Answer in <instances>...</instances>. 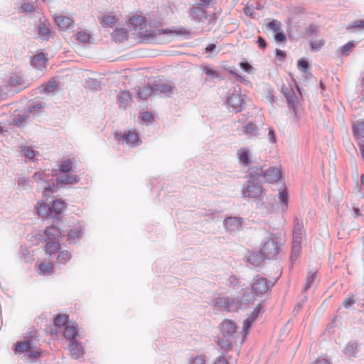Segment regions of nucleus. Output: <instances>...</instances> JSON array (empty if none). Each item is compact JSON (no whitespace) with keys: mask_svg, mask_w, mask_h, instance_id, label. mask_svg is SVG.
I'll use <instances>...</instances> for the list:
<instances>
[{"mask_svg":"<svg viewBox=\"0 0 364 364\" xmlns=\"http://www.w3.org/2000/svg\"><path fill=\"white\" fill-rule=\"evenodd\" d=\"M205 355H200L195 358H193L190 361L189 364H205Z\"/></svg>","mask_w":364,"mask_h":364,"instance_id":"60","label":"nucleus"},{"mask_svg":"<svg viewBox=\"0 0 364 364\" xmlns=\"http://www.w3.org/2000/svg\"><path fill=\"white\" fill-rule=\"evenodd\" d=\"M32 337L33 336L31 335L29 338H26L25 341L18 342L14 349L15 353H26L28 356L31 359L38 358L41 353L38 349H33V341L31 339Z\"/></svg>","mask_w":364,"mask_h":364,"instance_id":"9","label":"nucleus"},{"mask_svg":"<svg viewBox=\"0 0 364 364\" xmlns=\"http://www.w3.org/2000/svg\"><path fill=\"white\" fill-rule=\"evenodd\" d=\"M28 120L29 115L28 114H22L15 116L13 122L17 127H22L27 124Z\"/></svg>","mask_w":364,"mask_h":364,"instance_id":"36","label":"nucleus"},{"mask_svg":"<svg viewBox=\"0 0 364 364\" xmlns=\"http://www.w3.org/2000/svg\"><path fill=\"white\" fill-rule=\"evenodd\" d=\"M69 350L70 356L73 359H79L83 357L85 354V349L81 343L78 342V340L70 343Z\"/></svg>","mask_w":364,"mask_h":364,"instance_id":"16","label":"nucleus"},{"mask_svg":"<svg viewBox=\"0 0 364 364\" xmlns=\"http://www.w3.org/2000/svg\"><path fill=\"white\" fill-rule=\"evenodd\" d=\"M303 223L299 218L294 220V226L293 229V240L294 242L301 243L303 237Z\"/></svg>","mask_w":364,"mask_h":364,"instance_id":"17","label":"nucleus"},{"mask_svg":"<svg viewBox=\"0 0 364 364\" xmlns=\"http://www.w3.org/2000/svg\"><path fill=\"white\" fill-rule=\"evenodd\" d=\"M213 0H198V3L192 4V6H200L206 9H210L213 7Z\"/></svg>","mask_w":364,"mask_h":364,"instance_id":"55","label":"nucleus"},{"mask_svg":"<svg viewBox=\"0 0 364 364\" xmlns=\"http://www.w3.org/2000/svg\"><path fill=\"white\" fill-rule=\"evenodd\" d=\"M277 239L274 234L269 233L268 236L262 241L259 252L267 259H274L279 254V245Z\"/></svg>","mask_w":364,"mask_h":364,"instance_id":"6","label":"nucleus"},{"mask_svg":"<svg viewBox=\"0 0 364 364\" xmlns=\"http://www.w3.org/2000/svg\"><path fill=\"white\" fill-rule=\"evenodd\" d=\"M214 305L220 309L231 312L237 311L241 308L242 303L239 297H218L214 301Z\"/></svg>","mask_w":364,"mask_h":364,"instance_id":"8","label":"nucleus"},{"mask_svg":"<svg viewBox=\"0 0 364 364\" xmlns=\"http://www.w3.org/2000/svg\"><path fill=\"white\" fill-rule=\"evenodd\" d=\"M298 69L303 73H308L310 71L311 65L308 61L300 60L298 61Z\"/></svg>","mask_w":364,"mask_h":364,"instance_id":"47","label":"nucleus"},{"mask_svg":"<svg viewBox=\"0 0 364 364\" xmlns=\"http://www.w3.org/2000/svg\"><path fill=\"white\" fill-rule=\"evenodd\" d=\"M38 32L43 38H46L50 33V28L47 21H41L38 26Z\"/></svg>","mask_w":364,"mask_h":364,"instance_id":"38","label":"nucleus"},{"mask_svg":"<svg viewBox=\"0 0 364 364\" xmlns=\"http://www.w3.org/2000/svg\"><path fill=\"white\" fill-rule=\"evenodd\" d=\"M244 219L240 217H228L223 221V226L226 231L232 233L242 230Z\"/></svg>","mask_w":364,"mask_h":364,"instance_id":"10","label":"nucleus"},{"mask_svg":"<svg viewBox=\"0 0 364 364\" xmlns=\"http://www.w3.org/2000/svg\"><path fill=\"white\" fill-rule=\"evenodd\" d=\"M46 61L47 59L44 53H40L33 56L31 60V65L33 68L41 70L42 68L45 67Z\"/></svg>","mask_w":364,"mask_h":364,"instance_id":"22","label":"nucleus"},{"mask_svg":"<svg viewBox=\"0 0 364 364\" xmlns=\"http://www.w3.org/2000/svg\"><path fill=\"white\" fill-rule=\"evenodd\" d=\"M154 92V87H152L150 85H144L139 88L138 95L140 99L145 100L148 99Z\"/></svg>","mask_w":364,"mask_h":364,"instance_id":"29","label":"nucleus"},{"mask_svg":"<svg viewBox=\"0 0 364 364\" xmlns=\"http://www.w3.org/2000/svg\"><path fill=\"white\" fill-rule=\"evenodd\" d=\"M127 37V31L124 28H115L112 33V38L116 42H122Z\"/></svg>","mask_w":364,"mask_h":364,"instance_id":"31","label":"nucleus"},{"mask_svg":"<svg viewBox=\"0 0 364 364\" xmlns=\"http://www.w3.org/2000/svg\"><path fill=\"white\" fill-rule=\"evenodd\" d=\"M228 284L230 287L232 288L235 290H237L240 287V284L238 278L235 275H231L228 278Z\"/></svg>","mask_w":364,"mask_h":364,"instance_id":"49","label":"nucleus"},{"mask_svg":"<svg viewBox=\"0 0 364 364\" xmlns=\"http://www.w3.org/2000/svg\"><path fill=\"white\" fill-rule=\"evenodd\" d=\"M44 107L42 102L35 103L33 105L30 106L28 108L29 113H36L41 112Z\"/></svg>","mask_w":364,"mask_h":364,"instance_id":"56","label":"nucleus"},{"mask_svg":"<svg viewBox=\"0 0 364 364\" xmlns=\"http://www.w3.org/2000/svg\"><path fill=\"white\" fill-rule=\"evenodd\" d=\"M58 171L59 174L73 172V166L72 161L70 159H67L63 161L60 167V169Z\"/></svg>","mask_w":364,"mask_h":364,"instance_id":"40","label":"nucleus"},{"mask_svg":"<svg viewBox=\"0 0 364 364\" xmlns=\"http://www.w3.org/2000/svg\"><path fill=\"white\" fill-rule=\"evenodd\" d=\"M66 207L65 203L62 200H55L50 205V214H62Z\"/></svg>","mask_w":364,"mask_h":364,"instance_id":"25","label":"nucleus"},{"mask_svg":"<svg viewBox=\"0 0 364 364\" xmlns=\"http://www.w3.org/2000/svg\"><path fill=\"white\" fill-rule=\"evenodd\" d=\"M18 188L21 190H26L31 188L33 181L29 178L18 177L17 179Z\"/></svg>","mask_w":364,"mask_h":364,"instance_id":"37","label":"nucleus"},{"mask_svg":"<svg viewBox=\"0 0 364 364\" xmlns=\"http://www.w3.org/2000/svg\"><path fill=\"white\" fill-rule=\"evenodd\" d=\"M77 39L82 43H87L90 39V35L84 31H79L76 33Z\"/></svg>","mask_w":364,"mask_h":364,"instance_id":"53","label":"nucleus"},{"mask_svg":"<svg viewBox=\"0 0 364 364\" xmlns=\"http://www.w3.org/2000/svg\"><path fill=\"white\" fill-rule=\"evenodd\" d=\"M282 92L287 99L288 106L292 109L293 118L292 121L299 124L301 119L302 112L299 109L298 104L299 99L301 97V92L297 85L294 87H282Z\"/></svg>","mask_w":364,"mask_h":364,"instance_id":"2","label":"nucleus"},{"mask_svg":"<svg viewBox=\"0 0 364 364\" xmlns=\"http://www.w3.org/2000/svg\"><path fill=\"white\" fill-rule=\"evenodd\" d=\"M243 294L241 298L240 299L242 304H250L254 302L255 297L257 296L254 294L253 291L251 289L250 291L248 289H245L243 290Z\"/></svg>","mask_w":364,"mask_h":364,"instance_id":"28","label":"nucleus"},{"mask_svg":"<svg viewBox=\"0 0 364 364\" xmlns=\"http://www.w3.org/2000/svg\"><path fill=\"white\" fill-rule=\"evenodd\" d=\"M250 284L251 289L257 297L262 296L274 286L273 282L260 275L255 276Z\"/></svg>","mask_w":364,"mask_h":364,"instance_id":"7","label":"nucleus"},{"mask_svg":"<svg viewBox=\"0 0 364 364\" xmlns=\"http://www.w3.org/2000/svg\"><path fill=\"white\" fill-rule=\"evenodd\" d=\"M188 12L191 20L196 22L208 25L215 23V13L210 9L191 5Z\"/></svg>","mask_w":364,"mask_h":364,"instance_id":"3","label":"nucleus"},{"mask_svg":"<svg viewBox=\"0 0 364 364\" xmlns=\"http://www.w3.org/2000/svg\"><path fill=\"white\" fill-rule=\"evenodd\" d=\"M264 312V309L260 304H259L254 310L251 312L250 315L245 319L243 322V337L244 338L246 337L249 329L251 328L252 323L257 320L259 315H261Z\"/></svg>","mask_w":364,"mask_h":364,"instance_id":"11","label":"nucleus"},{"mask_svg":"<svg viewBox=\"0 0 364 364\" xmlns=\"http://www.w3.org/2000/svg\"><path fill=\"white\" fill-rule=\"evenodd\" d=\"M274 39L277 42H283L286 41V36L284 32L281 30L276 33L274 36Z\"/></svg>","mask_w":364,"mask_h":364,"instance_id":"62","label":"nucleus"},{"mask_svg":"<svg viewBox=\"0 0 364 364\" xmlns=\"http://www.w3.org/2000/svg\"><path fill=\"white\" fill-rule=\"evenodd\" d=\"M55 21L56 24L59 26L62 30L68 29L70 28L73 27L74 21L72 18L63 16H58L55 17Z\"/></svg>","mask_w":364,"mask_h":364,"instance_id":"19","label":"nucleus"},{"mask_svg":"<svg viewBox=\"0 0 364 364\" xmlns=\"http://www.w3.org/2000/svg\"><path fill=\"white\" fill-rule=\"evenodd\" d=\"M68 321V316L66 315H58L54 318V324L56 326H61L66 324Z\"/></svg>","mask_w":364,"mask_h":364,"instance_id":"52","label":"nucleus"},{"mask_svg":"<svg viewBox=\"0 0 364 364\" xmlns=\"http://www.w3.org/2000/svg\"><path fill=\"white\" fill-rule=\"evenodd\" d=\"M324 44H325V41L323 39L311 41L310 42L311 50L313 51H318L324 46Z\"/></svg>","mask_w":364,"mask_h":364,"instance_id":"50","label":"nucleus"},{"mask_svg":"<svg viewBox=\"0 0 364 364\" xmlns=\"http://www.w3.org/2000/svg\"><path fill=\"white\" fill-rule=\"evenodd\" d=\"M132 97L129 91L122 90L117 96V102L119 107L125 109L128 103L131 101Z\"/></svg>","mask_w":364,"mask_h":364,"instance_id":"26","label":"nucleus"},{"mask_svg":"<svg viewBox=\"0 0 364 364\" xmlns=\"http://www.w3.org/2000/svg\"><path fill=\"white\" fill-rule=\"evenodd\" d=\"M251 168V176L257 177L260 181L274 183L277 182L282 177V172L279 168L269 167L264 171L260 168L252 167Z\"/></svg>","mask_w":364,"mask_h":364,"instance_id":"5","label":"nucleus"},{"mask_svg":"<svg viewBox=\"0 0 364 364\" xmlns=\"http://www.w3.org/2000/svg\"><path fill=\"white\" fill-rule=\"evenodd\" d=\"M353 48L354 43L352 42H348L341 47V53L343 55H348Z\"/></svg>","mask_w":364,"mask_h":364,"instance_id":"54","label":"nucleus"},{"mask_svg":"<svg viewBox=\"0 0 364 364\" xmlns=\"http://www.w3.org/2000/svg\"><path fill=\"white\" fill-rule=\"evenodd\" d=\"M83 235V229L80 225L76 226L71 229L68 233V240L70 244L76 243L77 240L80 239Z\"/></svg>","mask_w":364,"mask_h":364,"instance_id":"20","label":"nucleus"},{"mask_svg":"<svg viewBox=\"0 0 364 364\" xmlns=\"http://www.w3.org/2000/svg\"><path fill=\"white\" fill-rule=\"evenodd\" d=\"M102 23L104 26L112 27L115 23V18L113 16H104L102 18Z\"/></svg>","mask_w":364,"mask_h":364,"instance_id":"51","label":"nucleus"},{"mask_svg":"<svg viewBox=\"0 0 364 364\" xmlns=\"http://www.w3.org/2000/svg\"><path fill=\"white\" fill-rule=\"evenodd\" d=\"M116 138L119 140H123L129 146H136L139 145V138L136 133L131 131L125 132L124 134L117 133Z\"/></svg>","mask_w":364,"mask_h":364,"instance_id":"14","label":"nucleus"},{"mask_svg":"<svg viewBox=\"0 0 364 364\" xmlns=\"http://www.w3.org/2000/svg\"><path fill=\"white\" fill-rule=\"evenodd\" d=\"M226 104L230 112H238L242 110L243 100L239 94L233 93L228 97Z\"/></svg>","mask_w":364,"mask_h":364,"instance_id":"13","label":"nucleus"},{"mask_svg":"<svg viewBox=\"0 0 364 364\" xmlns=\"http://www.w3.org/2000/svg\"><path fill=\"white\" fill-rule=\"evenodd\" d=\"M202 70L203 71V73H205L207 75L211 77H213V78H216V77H218L219 75L217 73V71H215V70L212 69V68H210L207 66H204L203 68H202Z\"/></svg>","mask_w":364,"mask_h":364,"instance_id":"57","label":"nucleus"},{"mask_svg":"<svg viewBox=\"0 0 364 364\" xmlns=\"http://www.w3.org/2000/svg\"><path fill=\"white\" fill-rule=\"evenodd\" d=\"M101 85V82L97 79L90 77L86 80V87L91 90H99Z\"/></svg>","mask_w":364,"mask_h":364,"instance_id":"39","label":"nucleus"},{"mask_svg":"<svg viewBox=\"0 0 364 364\" xmlns=\"http://www.w3.org/2000/svg\"><path fill=\"white\" fill-rule=\"evenodd\" d=\"M267 259L260 252L250 255L247 262L254 267L259 266Z\"/></svg>","mask_w":364,"mask_h":364,"instance_id":"24","label":"nucleus"},{"mask_svg":"<svg viewBox=\"0 0 364 364\" xmlns=\"http://www.w3.org/2000/svg\"><path fill=\"white\" fill-rule=\"evenodd\" d=\"M23 151L24 156L28 158L29 159H34L36 156V151L30 147H23Z\"/></svg>","mask_w":364,"mask_h":364,"instance_id":"58","label":"nucleus"},{"mask_svg":"<svg viewBox=\"0 0 364 364\" xmlns=\"http://www.w3.org/2000/svg\"><path fill=\"white\" fill-rule=\"evenodd\" d=\"M39 274L42 275H50L54 272L53 266L51 263H41L38 266Z\"/></svg>","mask_w":364,"mask_h":364,"instance_id":"35","label":"nucleus"},{"mask_svg":"<svg viewBox=\"0 0 364 364\" xmlns=\"http://www.w3.org/2000/svg\"><path fill=\"white\" fill-rule=\"evenodd\" d=\"M237 156L239 164L243 166L247 167L251 164V151L246 147L240 148L237 151Z\"/></svg>","mask_w":364,"mask_h":364,"instance_id":"15","label":"nucleus"},{"mask_svg":"<svg viewBox=\"0 0 364 364\" xmlns=\"http://www.w3.org/2000/svg\"><path fill=\"white\" fill-rule=\"evenodd\" d=\"M301 243L292 242L291 252V261L293 262L296 260L301 252Z\"/></svg>","mask_w":364,"mask_h":364,"instance_id":"43","label":"nucleus"},{"mask_svg":"<svg viewBox=\"0 0 364 364\" xmlns=\"http://www.w3.org/2000/svg\"><path fill=\"white\" fill-rule=\"evenodd\" d=\"M247 178L248 179L241 191L242 197L259 199L263 193L259 178L251 176V168L249 169Z\"/></svg>","mask_w":364,"mask_h":364,"instance_id":"4","label":"nucleus"},{"mask_svg":"<svg viewBox=\"0 0 364 364\" xmlns=\"http://www.w3.org/2000/svg\"><path fill=\"white\" fill-rule=\"evenodd\" d=\"M317 31L318 27L316 25H310L309 27L306 28L305 33L306 36H310L316 33Z\"/></svg>","mask_w":364,"mask_h":364,"instance_id":"61","label":"nucleus"},{"mask_svg":"<svg viewBox=\"0 0 364 364\" xmlns=\"http://www.w3.org/2000/svg\"><path fill=\"white\" fill-rule=\"evenodd\" d=\"M353 130L355 136L358 139L364 138V122L357 121L353 124Z\"/></svg>","mask_w":364,"mask_h":364,"instance_id":"30","label":"nucleus"},{"mask_svg":"<svg viewBox=\"0 0 364 364\" xmlns=\"http://www.w3.org/2000/svg\"><path fill=\"white\" fill-rule=\"evenodd\" d=\"M44 234L46 236V241L48 240H54L61 236L62 232L60 228L56 226L52 225L48 227L45 231Z\"/></svg>","mask_w":364,"mask_h":364,"instance_id":"23","label":"nucleus"},{"mask_svg":"<svg viewBox=\"0 0 364 364\" xmlns=\"http://www.w3.org/2000/svg\"><path fill=\"white\" fill-rule=\"evenodd\" d=\"M225 338L219 339L218 341V344L220 346L222 349L227 350L231 346L233 342V338H228V337H225Z\"/></svg>","mask_w":364,"mask_h":364,"instance_id":"48","label":"nucleus"},{"mask_svg":"<svg viewBox=\"0 0 364 364\" xmlns=\"http://www.w3.org/2000/svg\"><path fill=\"white\" fill-rule=\"evenodd\" d=\"M220 330L224 337L235 339L237 334V326L233 321L228 319L223 321L221 323Z\"/></svg>","mask_w":364,"mask_h":364,"instance_id":"12","label":"nucleus"},{"mask_svg":"<svg viewBox=\"0 0 364 364\" xmlns=\"http://www.w3.org/2000/svg\"><path fill=\"white\" fill-rule=\"evenodd\" d=\"M60 250V244L58 242L48 240L46 245V252L50 256L55 254L57 252Z\"/></svg>","mask_w":364,"mask_h":364,"instance_id":"32","label":"nucleus"},{"mask_svg":"<svg viewBox=\"0 0 364 364\" xmlns=\"http://www.w3.org/2000/svg\"><path fill=\"white\" fill-rule=\"evenodd\" d=\"M58 186L65 185H74L80 181V177L73 172L58 174V171L52 170L50 172L39 171L33 173V178L38 183V188L42 190L44 197L47 198L56 189L54 178Z\"/></svg>","mask_w":364,"mask_h":364,"instance_id":"1","label":"nucleus"},{"mask_svg":"<svg viewBox=\"0 0 364 364\" xmlns=\"http://www.w3.org/2000/svg\"><path fill=\"white\" fill-rule=\"evenodd\" d=\"M316 277V272L315 271H309L307 274V277L306 279V284L304 287L302 291H306L313 284L315 281Z\"/></svg>","mask_w":364,"mask_h":364,"instance_id":"42","label":"nucleus"},{"mask_svg":"<svg viewBox=\"0 0 364 364\" xmlns=\"http://www.w3.org/2000/svg\"><path fill=\"white\" fill-rule=\"evenodd\" d=\"M242 132L250 137H255L259 135L258 127L255 124L252 122H249L245 127H243Z\"/></svg>","mask_w":364,"mask_h":364,"instance_id":"27","label":"nucleus"},{"mask_svg":"<svg viewBox=\"0 0 364 364\" xmlns=\"http://www.w3.org/2000/svg\"><path fill=\"white\" fill-rule=\"evenodd\" d=\"M64 337L70 341V343L81 339L76 328L73 326H67L63 332Z\"/></svg>","mask_w":364,"mask_h":364,"instance_id":"21","label":"nucleus"},{"mask_svg":"<svg viewBox=\"0 0 364 364\" xmlns=\"http://www.w3.org/2000/svg\"><path fill=\"white\" fill-rule=\"evenodd\" d=\"M154 92H158L160 93H164L168 95V93H171L174 87L169 85L165 83L155 84L154 85Z\"/></svg>","mask_w":364,"mask_h":364,"instance_id":"34","label":"nucleus"},{"mask_svg":"<svg viewBox=\"0 0 364 364\" xmlns=\"http://www.w3.org/2000/svg\"><path fill=\"white\" fill-rule=\"evenodd\" d=\"M71 252L68 250H59L57 256V262L60 264H67L71 259Z\"/></svg>","mask_w":364,"mask_h":364,"instance_id":"33","label":"nucleus"},{"mask_svg":"<svg viewBox=\"0 0 364 364\" xmlns=\"http://www.w3.org/2000/svg\"><path fill=\"white\" fill-rule=\"evenodd\" d=\"M240 66L245 72L247 73H250L253 69L252 65L248 62H241L240 63Z\"/></svg>","mask_w":364,"mask_h":364,"instance_id":"63","label":"nucleus"},{"mask_svg":"<svg viewBox=\"0 0 364 364\" xmlns=\"http://www.w3.org/2000/svg\"><path fill=\"white\" fill-rule=\"evenodd\" d=\"M36 209L38 214L42 217L48 216L50 214V205L46 203H40Z\"/></svg>","mask_w":364,"mask_h":364,"instance_id":"44","label":"nucleus"},{"mask_svg":"<svg viewBox=\"0 0 364 364\" xmlns=\"http://www.w3.org/2000/svg\"><path fill=\"white\" fill-rule=\"evenodd\" d=\"M357 348V343L355 342H349L346 344V346L343 348V353L345 355L348 356L355 357V350Z\"/></svg>","mask_w":364,"mask_h":364,"instance_id":"41","label":"nucleus"},{"mask_svg":"<svg viewBox=\"0 0 364 364\" xmlns=\"http://www.w3.org/2000/svg\"><path fill=\"white\" fill-rule=\"evenodd\" d=\"M129 23L135 31L142 33V31L146 26V21L141 16L135 15L129 18Z\"/></svg>","mask_w":364,"mask_h":364,"instance_id":"18","label":"nucleus"},{"mask_svg":"<svg viewBox=\"0 0 364 364\" xmlns=\"http://www.w3.org/2000/svg\"><path fill=\"white\" fill-rule=\"evenodd\" d=\"M268 139L269 142L276 144L277 139L274 131L272 128H269Z\"/></svg>","mask_w":364,"mask_h":364,"instance_id":"64","label":"nucleus"},{"mask_svg":"<svg viewBox=\"0 0 364 364\" xmlns=\"http://www.w3.org/2000/svg\"><path fill=\"white\" fill-rule=\"evenodd\" d=\"M269 27L272 30L274 33H277L281 31L280 22L277 20H273L269 23Z\"/></svg>","mask_w":364,"mask_h":364,"instance_id":"59","label":"nucleus"},{"mask_svg":"<svg viewBox=\"0 0 364 364\" xmlns=\"http://www.w3.org/2000/svg\"><path fill=\"white\" fill-rule=\"evenodd\" d=\"M279 198L280 202L282 203V210H284L287 208L288 201H289V196L287 189H283L279 193Z\"/></svg>","mask_w":364,"mask_h":364,"instance_id":"45","label":"nucleus"},{"mask_svg":"<svg viewBox=\"0 0 364 364\" xmlns=\"http://www.w3.org/2000/svg\"><path fill=\"white\" fill-rule=\"evenodd\" d=\"M58 88V84L55 80H49L44 86L43 90L45 92L51 93L54 92Z\"/></svg>","mask_w":364,"mask_h":364,"instance_id":"46","label":"nucleus"}]
</instances>
